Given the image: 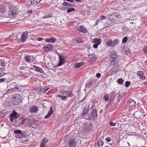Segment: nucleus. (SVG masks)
Segmentation results:
<instances>
[{
  "label": "nucleus",
  "instance_id": "nucleus-38",
  "mask_svg": "<svg viewBox=\"0 0 147 147\" xmlns=\"http://www.w3.org/2000/svg\"><path fill=\"white\" fill-rule=\"evenodd\" d=\"M117 82L119 84H122L123 82V80L122 78H120L118 80Z\"/></svg>",
  "mask_w": 147,
  "mask_h": 147
},
{
  "label": "nucleus",
  "instance_id": "nucleus-43",
  "mask_svg": "<svg viewBox=\"0 0 147 147\" xmlns=\"http://www.w3.org/2000/svg\"><path fill=\"white\" fill-rule=\"evenodd\" d=\"M26 61L28 62H30V59L28 56H26L25 58Z\"/></svg>",
  "mask_w": 147,
  "mask_h": 147
},
{
  "label": "nucleus",
  "instance_id": "nucleus-11",
  "mask_svg": "<svg viewBox=\"0 0 147 147\" xmlns=\"http://www.w3.org/2000/svg\"><path fill=\"white\" fill-rule=\"evenodd\" d=\"M38 109L36 106L32 105L30 107L29 111L31 113H35L37 111Z\"/></svg>",
  "mask_w": 147,
  "mask_h": 147
},
{
  "label": "nucleus",
  "instance_id": "nucleus-50",
  "mask_svg": "<svg viewBox=\"0 0 147 147\" xmlns=\"http://www.w3.org/2000/svg\"><path fill=\"white\" fill-rule=\"evenodd\" d=\"M109 124L112 126H115L116 125V123L112 122H111L109 123Z\"/></svg>",
  "mask_w": 147,
  "mask_h": 147
},
{
  "label": "nucleus",
  "instance_id": "nucleus-24",
  "mask_svg": "<svg viewBox=\"0 0 147 147\" xmlns=\"http://www.w3.org/2000/svg\"><path fill=\"white\" fill-rule=\"evenodd\" d=\"M106 45L107 47H114L113 43V40H110L106 42Z\"/></svg>",
  "mask_w": 147,
  "mask_h": 147
},
{
  "label": "nucleus",
  "instance_id": "nucleus-20",
  "mask_svg": "<svg viewBox=\"0 0 147 147\" xmlns=\"http://www.w3.org/2000/svg\"><path fill=\"white\" fill-rule=\"evenodd\" d=\"M89 109V107L88 106H86L83 109V113L82 115H85L88 113V111Z\"/></svg>",
  "mask_w": 147,
  "mask_h": 147
},
{
  "label": "nucleus",
  "instance_id": "nucleus-51",
  "mask_svg": "<svg viewBox=\"0 0 147 147\" xmlns=\"http://www.w3.org/2000/svg\"><path fill=\"white\" fill-rule=\"evenodd\" d=\"M120 16V14L119 13H117L115 15V16L117 18H119Z\"/></svg>",
  "mask_w": 147,
  "mask_h": 147
},
{
  "label": "nucleus",
  "instance_id": "nucleus-62",
  "mask_svg": "<svg viewBox=\"0 0 147 147\" xmlns=\"http://www.w3.org/2000/svg\"><path fill=\"white\" fill-rule=\"evenodd\" d=\"M10 120L11 122H12L13 121V119H14V118L13 117H11V116H10Z\"/></svg>",
  "mask_w": 147,
  "mask_h": 147
},
{
  "label": "nucleus",
  "instance_id": "nucleus-46",
  "mask_svg": "<svg viewBox=\"0 0 147 147\" xmlns=\"http://www.w3.org/2000/svg\"><path fill=\"white\" fill-rule=\"evenodd\" d=\"M44 90H45L46 91H47L49 89V86H45L43 88Z\"/></svg>",
  "mask_w": 147,
  "mask_h": 147
},
{
  "label": "nucleus",
  "instance_id": "nucleus-29",
  "mask_svg": "<svg viewBox=\"0 0 147 147\" xmlns=\"http://www.w3.org/2000/svg\"><path fill=\"white\" fill-rule=\"evenodd\" d=\"M119 42V39H116L114 41L113 40V47L118 44Z\"/></svg>",
  "mask_w": 147,
  "mask_h": 147
},
{
  "label": "nucleus",
  "instance_id": "nucleus-22",
  "mask_svg": "<svg viewBox=\"0 0 147 147\" xmlns=\"http://www.w3.org/2000/svg\"><path fill=\"white\" fill-rule=\"evenodd\" d=\"M101 42V39L99 38H95L93 40V43L98 45L100 44Z\"/></svg>",
  "mask_w": 147,
  "mask_h": 147
},
{
  "label": "nucleus",
  "instance_id": "nucleus-41",
  "mask_svg": "<svg viewBox=\"0 0 147 147\" xmlns=\"http://www.w3.org/2000/svg\"><path fill=\"white\" fill-rule=\"evenodd\" d=\"M143 50L145 54H147V45L144 47Z\"/></svg>",
  "mask_w": 147,
  "mask_h": 147
},
{
  "label": "nucleus",
  "instance_id": "nucleus-14",
  "mask_svg": "<svg viewBox=\"0 0 147 147\" xmlns=\"http://www.w3.org/2000/svg\"><path fill=\"white\" fill-rule=\"evenodd\" d=\"M28 33L27 31H25L23 32L22 36L21 41L24 42L28 37Z\"/></svg>",
  "mask_w": 147,
  "mask_h": 147
},
{
  "label": "nucleus",
  "instance_id": "nucleus-33",
  "mask_svg": "<svg viewBox=\"0 0 147 147\" xmlns=\"http://www.w3.org/2000/svg\"><path fill=\"white\" fill-rule=\"evenodd\" d=\"M33 67L35 68L37 70L39 71L42 73H44L43 71L39 67L37 66L34 65Z\"/></svg>",
  "mask_w": 147,
  "mask_h": 147
},
{
  "label": "nucleus",
  "instance_id": "nucleus-40",
  "mask_svg": "<svg viewBox=\"0 0 147 147\" xmlns=\"http://www.w3.org/2000/svg\"><path fill=\"white\" fill-rule=\"evenodd\" d=\"M75 10L74 8H70L68 9L67 10V12L68 13H70L72 11H74Z\"/></svg>",
  "mask_w": 147,
  "mask_h": 147
},
{
  "label": "nucleus",
  "instance_id": "nucleus-13",
  "mask_svg": "<svg viewBox=\"0 0 147 147\" xmlns=\"http://www.w3.org/2000/svg\"><path fill=\"white\" fill-rule=\"evenodd\" d=\"M110 59L111 60H115L117 59V55L116 53L114 51H111L110 52Z\"/></svg>",
  "mask_w": 147,
  "mask_h": 147
},
{
  "label": "nucleus",
  "instance_id": "nucleus-58",
  "mask_svg": "<svg viewBox=\"0 0 147 147\" xmlns=\"http://www.w3.org/2000/svg\"><path fill=\"white\" fill-rule=\"evenodd\" d=\"M111 105H110L109 103H108L107 105L106 108V109H107L108 108L110 107Z\"/></svg>",
  "mask_w": 147,
  "mask_h": 147
},
{
  "label": "nucleus",
  "instance_id": "nucleus-55",
  "mask_svg": "<svg viewBox=\"0 0 147 147\" xmlns=\"http://www.w3.org/2000/svg\"><path fill=\"white\" fill-rule=\"evenodd\" d=\"M4 116L3 114L0 112V119L2 118Z\"/></svg>",
  "mask_w": 147,
  "mask_h": 147
},
{
  "label": "nucleus",
  "instance_id": "nucleus-3",
  "mask_svg": "<svg viewBox=\"0 0 147 147\" xmlns=\"http://www.w3.org/2000/svg\"><path fill=\"white\" fill-rule=\"evenodd\" d=\"M97 117V114L96 111L94 109L92 111L90 112L88 115L89 119L91 120H94Z\"/></svg>",
  "mask_w": 147,
  "mask_h": 147
},
{
  "label": "nucleus",
  "instance_id": "nucleus-54",
  "mask_svg": "<svg viewBox=\"0 0 147 147\" xmlns=\"http://www.w3.org/2000/svg\"><path fill=\"white\" fill-rule=\"evenodd\" d=\"M96 76L98 78H100L101 76V74L99 73H98L96 74Z\"/></svg>",
  "mask_w": 147,
  "mask_h": 147
},
{
  "label": "nucleus",
  "instance_id": "nucleus-35",
  "mask_svg": "<svg viewBox=\"0 0 147 147\" xmlns=\"http://www.w3.org/2000/svg\"><path fill=\"white\" fill-rule=\"evenodd\" d=\"M93 84V82L91 81H89L86 83V88H89V87Z\"/></svg>",
  "mask_w": 147,
  "mask_h": 147
},
{
  "label": "nucleus",
  "instance_id": "nucleus-8",
  "mask_svg": "<svg viewBox=\"0 0 147 147\" xmlns=\"http://www.w3.org/2000/svg\"><path fill=\"white\" fill-rule=\"evenodd\" d=\"M53 45L50 44H48L46 46H44L43 48V49L45 52H48L49 51H51L53 49Z\"/></svg>",
  "mask_w": 147,
  "mask_h": 147
},
{
  "label": "nucleus",
  "instance_id": "nucleus-63",
  "mask_svg": "<svg viewBox=\"0 0 147 147\" xmlns=\"http://www.w3.org/2000/svg\"><path fill=\"white\" fill-rule=\"evenodd\" d=\"M105 17L104 16H102L100 17V19L101 20H103L105 19Z\"/></svg>",
  "mask_w": 147,
  "mask_h": 147
},
{
  "label": "nucleus",
  "instance_id": "nucleus-61",
  "mask_svg": "<svg viewBox=\"0 0 147 147\" xmlns=\"http://www.w3.org/2000/svg\"><path fill=\"white\" fill-rule=\"evenodd\" d=\"M41 90H42V92L43 93H45L47 91L45 90H44V89L43 88H42V89H41Z\"/></svg>",
  "mask_w": 147,
  "mask_h": 147
},
{
  "label": "nucleus",
  "instance_id": "nucleus-10",
  "mask_svg": "<svg viewBox=\"0 0 147 147\" xmlns=\"http://www.w3.org/2000/svg\"><path fill=\"white\" fill-rule=\"evenodd\" d=\"M24 124V119H18L16 121L15 124L16 126H19Z\"/></svg>",
  "mask_w": 147,
  "mask_h": 147
},
{
  "label": "nucleus",
  "instance_id": "nucleus-53",
  "mask_svg": "<svg viewBox=\"0 0 147 147\" xmlns=\"http://www.w3.org/2000/svg\"><path fill=\"white\" fill-rule=\"evenodd\" d=\"M98 45H97L96 44H95L93 45V47L94 49H96L98 47Z\"/></svg>",
  "mask_w": 147,
  "mask_h": 147
},
{
  "label": "nucleus",
  "instance_id": "nucleus-19",
  "mask_svg": "<svg viewBox=\"0 0 147 147\" xmlns=\"http://www.w3.org/2000/svg\"><path fill=\"white\" fill-rule=\"evenodd\" d=\"M53 113L52 107H50V110H49L47 114L45 116V118L47 119L50 117Z\"/></svg>",
  "mask_w": 147,
  "mask_h": 147
},
{
  "label": "nucleus",
  "instance_id": "nucleus-9",
  "mask_svg": "<svg viewBox=\"0 0 147 147\" xmlns=\"http://www.w3.org/2000/svg\"><path fill=\"white\" fill-rule=\"evenodd\" d=\"M96 57L94 54L89 55L88 57V61L95 62L96 60Z\"/></svg>",
  "mask_w": 147,
  "mask_h": 147
},
{
  "label": "nucleus",
  "instance_id": "nucleus-15",
  "mask_svg": "<svg viewBox=\"0 0 147 147\" xmlns=\"http://www.w3.org/2000/svg\"><path fill=\"white\" fill-rule=\"evenodd\" d=\"M62 5L63 6H65V7H63V8L64 9H66L68 8L70 6H73V5L71 4L70 3L67 2H64L62 4Z\"/></svg>",
  "mask_w": 147,
  "mask_h": 147
},
{
  "label": "nucleus",
  "instance_id": "nucleus-32",
  "mask_svg": "<svg viewBox=\"0 0 147 147\" xmlns=\"http://www.w3.org/2000/svg\"><path fill=\"white\" fill-rule=\"evenodd\" d=\"M78 30H79L80 32L82 33H84L87 31L86 29L84 28H82V27L79 28L78 29Z\"/></svg>",
  "mask_w": 147,
  "mask_h": 147
},
{
  "label": "nucleus",
  "instance_id": "nucleus-2",
  "mask_svg": "<svg viewBox=\"0 0 147 147\" xmlns=\"http://www.w3.org/2000/svg\"><path fill=\"white\" fill-rule=\"evenodd\" d=\"M9 14L10 16L12 17H15L16 16L17 14L16 13V11L15 9V7L13 4H11L9 5Z\"/></svg>",
  "mask_w": 147,
  "mask_h": 147
},
{
  "label": "nucleus",
  "instance_id": "nucleus-37",
  "mask_svg": "<svg viewBox=\"0 0 147 147\" xmlns=\"http://www.w3.org/2000/svg\"><path fill=\"white\" fill-rule=\"evenodd\" d=\"M127 40V37L125 36L124 37L122 40V43L124 44L126 43Z\"/></svg>",
  "mask_w": 147,
  "mask_h": 147
},
{
  "label": "nucleus",
  "instance_id": "nucleus-44",
  "mask_svg": "<svg viewBox=\"0 0 147 147\" xmlns=\"http://www.w3.org/2000/svg\"><path fill=\"white\" fill-rule=\"evenodd\" d=\"M122 97V95L121 94L119 95L117 97V100L118 102L121 100Z\"/></svg>",
  "mask_w": 147,
  "mask_h": 147
},
{
  "label": "nucleus",
  "instance_id": "nucleus-59",
  "mask_svg": "<svg viewBox=\"0 0 147 147\" xmlns=\"http://www.w3.org/2000/svg\"><path fill=\"white\" fill-rule=\"evenodd\" d=\"M5 74V73H4L2 72L0 73V77H1L3 76Z\"/></svg>",
  "mask_w": 147,
  "mask_h": 147
},
{
  "label": "nucleus",
  "instance_id": "nucleus-56",
  "mask_svg": "<svg viewBox=\"0 0 147 147\" xmlns=\"http://www.w3.org/2000/svg\"><path fill=\"white\" fill-rule=\"evenodd\" d=\"M44 39L42 38H38L37 39V40L38 41H41L42 40H43Z\"/></svg>",
  "mask_w": 147,
  "mask_h": 147
},
{
  "label": "nucleus",
  "instance_id": "nucleus-30",
  "mask_svg": "<svg viewBox=\"0 0 147 147\" xmlns=\"http://www.w3.org/2000/svg\"><path fill=\"white\" fill-rule=\"evenodd\" d=\"M9 37V39L11 41L16 40L17 39V37L16 36H15L14 34H11V35Z\"/></svg>",
  "mask_w": 147,
  "mask_h": 147
},
{
  "label": "nucleus",
  "instance_id": "nucleus-26",
  "mask_svg": "<svg viewBox=\"0 0 147 147\" xmlns=\"http://www.w3.org/2000/svg\"><path fill=\"white\" fill-rule=\"evenodd\" d=\"M41 0H30L31 4L33 5H37Z\"/></svg>",
  "mask_w": 147,
  "mask_h": 147
},
{
  "label": "nucleus",
  "instance_id": "nucleus-48",
  "mask_svg": "<svg viewBox=\"0 0 147 147\" xmlns=\"http://www.w3.org/2000/svg\"><path fill=\"white\" fill-rule=\"evenodd\" d=\"M1 65L3 66H5L4 61H1Z\"/></svg>",
  "mask_w": 147,
  "mask_h": 147
},
{
  "label": "nucleus",
  "instance_id": "nucleus-49",
  "mask_svg": "<svg viewBox=\"0 0 147 147\" xmlns=\"http://www.w3.org/2000/svg\"><path fill=\"white\" fill-rule=\"evenodd\" d=\"M106 140L108 142H109L111 140V139L110 138L107 137L106 138Z\"/></svg>",
  "mask_w": 147,
  "mask_h": 147
},
{
  "label": "nucleus",
  "instance_id": "nucleus-5",
  "mask_svg": "<svg viewBox=\"0 0 147 147\" xmlns=\"http://www.w3.org/2000/svg\"><path fill=\"white\" fill-rule=\"evenodd\" d=\"M58 56L59 57V62L56 66V67H59L66 63V60L64 56L60 55H59Z\"/></svg>",
  "mask_w": 147,
  "mask_h": 147
},
{
  "label": "nucleus",
  "instance_id": "nucleus-7",
  "mask_svg": "<svg viewBox=\"0 0 147 147\" xmlns=\"http://www.w3.org/2000/svg\"><path fill=\"white\" fill-rule=\"evenodd\" d=\"M68 145L69 147H76L77 143L76 140L73 138L70 139L68 142Z\"/></svg>",
  "mask_w": 147,
  "mask_h": 147
},
{
  "label": "nucleus",
  "instance_id": "nucleus-16",
  "mask_svg": "<svg viewBox=\"0 0 147 147\" xmlns=\"http://www.w3.org/2000/svg\"><path fill=\"white\" fill-rule=\"evenodd\" d=\"M48 139L47 138H44L41 142L40 147H46V144L48 141Z\"/></svg>",
  "mask_w": 147,
  "mask_h": 147
},
{
  "label": "nucleus",
  "instance_id": "nucleus-27",
  "mask_svg": "<svg viewBox=\"0 0 147 147\" xmlns=\"http://www.w3.org/2000/svg\"><path fill=\"white\" fill-rule=\"evenodd\" d=\"M104 137H102L100 138V139L98 141V147H102L103 144V142L102 141V140H101L102 139H103Z\"/></svg>",
  "mask_w": 147,
  "mask_h": 147
},
{
  "label": "nucleus",
  "instance_id": "nucleus-18",
  "mask_svg": "<svg viewBox=\"0 0 147 147\" xmlns=\"http://www.w3.org/2000/svg\"><path fill=\"white\" fill-rule=\"evenodd\" d=\"M46 42L51 43H54L56 41L55 38H45Z\"/></svg>",
  "mask_w": 147,
  "mask_h": 147
},
{
  "label": "nucleus",
  "instance_id": "nucleus-6",
  "mask_svg": "<svg viewBox=\"0 0 147 147\" xmlns=\"http://www.w3.org/2000/svg\"><path fill=\"white\" fill-rule=\"evenodd\" d=\"M34 123L33 121L30 119L27 118L24 119V123L28 127L32 126Z\"/></svg>",
  "mask_w": 147,
  "mask_h": 147
},
{
  "label": "nucleus",
  "instance_id": "nucleus-39",
  "mask_svg": "<svg viewBox=\"0 0 147 147\" xmlns=\"http://www.w3.org/2000/svg\"><path fill=\"white\" fill-rule=\"evenodd\" d=\"M104 99L107 101L109 100V95L108 94H106L104 95Z\"/></svg>",
  "mask_w": 147,
  "mask_h": 147
},
{
  "label": "nucleus",
  "instance_id": "nucleus-64",
  "mask_svg": "<svg viewBox=\"0 0 147 147\" xmlns=\"http://www.w3.org/2000/svg\"><path fill=\"white\" fill-rule=\"evenodd\" d=\"M85 98H86V96L84 98H83V99H82L80 101V102H82L83 101H84V100H85Z\"/></svg>",
  "mask_w": 147,
  "mask_h": 147
},
{
  "label": "nucleus",
  "instance_id": "nucleus-1",
  "mask_svg": "<svg viewBox=\"0 0 147 147\" xmlns=\"http://www.w3.org/2000/svg\"><path fill=\"white\" fill-rule=\"evenodd\" d=\"M11 100L13 104L18 105L22 102V97L19 94H16L13 96Z\"/></svg>",
  "mask_w": 147,
  "mask_h": 147
},
{
  "label": "nucleus",
  "instance_id": "nucleus-42",
  "mask_svg": "<svg viewBox=\"0 0 147 147\" xmlns=\"http://www.w3.org/2000/svg\"><path fill=\"white\" fill-rule=\"evenodd\" d=\"M52 15L51 14H48L46 15L45 16H44L43 18H47L49 17H51Z\"/></svg>",
  "mask_w": 147,
  "mask_h": 147
},
{
  "label": "nucleus",
  "instance_id": "nucleus-4",
  "mask_svg": "<svg viewBox=\"0 0 147 147\" xmlns=\"http://www.w3.org/2000/svg\"><path fill=\"white\" fill-rule=\"evenodd\" d=\"M119 66L117 65V67H113L107 73V75L108 76H111L115 73L118 71L119 70Z\"/></svg>",
  "mask_w": 147,
  "mask_h": 147
},
{
  "label": "nucleus",
  "instance_id": "nucleus-21",
  "mask_svg": "<svg viewBox=\"0 0 147 147\" xmlns=\"http://www.w3.org/2000/svg\"><path fill=\"white\" fill-rule=\"evenodd\" d=\"M117 59L112 60L111 61L110 63V66H114V67H117V64L118 63Z\"/></svg>",
  "mask_w": 147,
  "mask_h": 147
},
{
  "label": "nucleus",
  "instance_id": "nucleus-12",
  "mask_svg": "<svg viewBox=\"0 0 147 147\" xmlns=\"http://www.w3.org/2000/svg\"><path fill=\"white\" fill-rule=\"evenodd\" d=\"M14 133L15 134H18V137L17 138H20L23 137L24 136L22 135V131L20 130L17 129L15 130L14 131Z\"/></svg>",
  "mask_w": 147,
  "mask_h": 147
},
{
  "label": "nucleus",
  "instance_id": "nucleus-60",
  "mask_svg": "<svg viewBox=\"0 0 147 147\" xmlns=\"http://www.w3.org/2000/svg\"><path fill=\"white\" fill-rule=\"evenodd\" d=\"M15 91L16 92H20L19 91V89L18 87H15Z\"/></svg>",
  "mask_w": 147,
  "mask_h": 147
},
{
  "label": "nucleus",
  "instance_id": "nucleus-57",
  "mask_svg": "<svg viewBox=\"0 0 147 147\" xmlns=\"http://www.w3.org/2000/svg\"><path fill=\"white\" fill-rule=\"evenodd\" d=\"M5 81V78H2L0 79V83H1L4 82Z\"/></svg>",
  "mask_w": 147,
  "mask_h": 147
},
{
  "label": "nucleus",
  "instance_id": "nucleus-36",
  "mask_svg": "<svg viewBox=\"0 0 147 147\" xmlns=\"http://www.w3.org/2000/svg\"><path fill=\"white\" fill-rule=\"evenodd\" d=\"M57 97H60L63 100H65L67 98V96H63L60 95H58Z\"/></svg>",
  "mask_w": 147,
  "mask_h": 147
},
{
  "label": "nucleus",
  "instance_id": "nucleus-45",
  "mask_svg": "<svg viewBox=\"0 0 147 147\" xmlns=\"http://www.w3.org/2000/svg\"><path fill=\"white\" fill-rule=\"evenodd\" d=\"M130 82L127 81L126 82H125V87H127L129 86V85H130Z\"/></svg>",
  "mask_w": 147,
  "mask_h": 147
},
{
  "label": "nucleus",
  "instance_id": "nucleus-47",
  "mask_svg": "<svg viewBox=\"0 0 147 147\" xmlns=\"http://www.w3.org/2000/svg\"><path fill=\"white\" fill-rule=\"evenodd\" d=\"M63 94L65 95H67V96H69L70 94L69 93V92L68 91L65 92L64 93H62Z\"/></svg>",
  "mask_w": 147,
  "mask_h": 147
},
{
  "label": "nucleus",
  "instance_id": "nucleus-23",
  "mask_svg": "<svg viewBox=\"0 0 147 147\" xmlns=\"http://www.w3.org/2000/svg\"><path fill=\"white\" fill-rule=\"evenodd\" d=\"M10 116L15 119L19 117L20 116V115L17 113L13 111L10 115Z\"/></svg>",
  "mask_w": 147,
  "mask_h": 147
},
{
  "label": "nucleus",
  "instance_id": "nucleus-28",
  "mask_svg": "<svg viewBox=\"0 0 147 147\" xmlns=\"http://www.w3.org/2000/svg\"><path fill=\"white\" fill-rule=\"evenodd\" d=\"M110 98L111 99L113 100L116 96L115 92H112L110 94Z\"/></svg>",
  "mask_w": 147,
  "mask_h": 147
},
{
  "label": "nucleus",
  "instance_id": "nucleus-52",
  "mask_svg": "<svg viewBox=\"0 0 147 147\" xmlns=\"http://www.w3.org/2000/svg\"><path fill=\"white\" fill-rule=\"evenodd\" d=\"M76 42L77 43H80L83 42L81 40H76Z\"/></svg>",
  "mask_w": 147,
  "mask_h": 147
},
{
  "label": "nucleus",
  "instance_id": "nucleus-25",
  "mask_svg": "<svg viewBox=\"0 0 147 147\" xmlns=\"http://www.w3.org/2000/svg\"><path fill=\"white\" fill-rule=\"evenodd\" d=\"M138 74L140 76V79L144 80L145 78V77L144 76H143V72L142 71H139L138 72Z\"/></svg>",
  "mask_w": 147,
  "mask_h": 147
},
{
  "label": "nucleus",
  "instance_id": "nucleus-31",
  "mask_svg": "<svg viewBox=\"0 0 147 147\" xmlns=\"http://www.w3.org/2000/svg\"><path fill=\"white\" fill-rule=\"evenodd\" d=\"M6 11V9L4 6H2L0 7V12L1 13H5Z\"/></svg>",
  "mask_w": 147,
  "mask_h": 147
},
{
  "label": "nucleus",
  "instance_id": "nucleus-17",
  "mask_svg": "<svg viewBox=\"0 0 147 147\" xmlns=\"http://www.w3.org/2000/svg\"><path fill=\"white\" fill-rule=\"evenodd\" d=\"M135 104V101L129 99L128 101L127 106V107H131Z\"/></svg>",
  "mask_w": 147,
  "mask_h": 147
},
{
  "label": "nucleus",
  "instance_id": "nucleus-34",
  "mask_svg": "<svg viewBox=\"0 0 147 147\" xmlns=\"http://www.w3.org/2000/svg\"><path fill=\"white\" fill-rule=\"evenodd\" d=\"M83 63H79L75 64L74 67L76 68H78L81 66L84 65Z\"/></svg>",
  "mask_w": 147,
  "mask_h": 147
}]
</instances>
